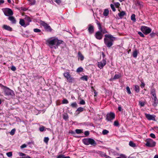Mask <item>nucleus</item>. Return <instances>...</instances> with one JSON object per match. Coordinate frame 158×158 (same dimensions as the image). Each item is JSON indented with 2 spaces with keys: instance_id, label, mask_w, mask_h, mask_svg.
I'll return each instance as SVG.
<instances>
[{
  "instance_id": "obj_49",
  "label": "nucleus",
  "mask_w": 158,
  "mask_h": 158,
  "mask_svg": "<svg viewBox=\"0 0 158 158\" xmlns=\"http://www.w3.org/2000/svg\"><path fill=\"white\" fill-rule=\"evenodd\" d=\"M19 156H26V154H25L24 153H22V152H19Z\"/></svg>"
},
{
  "instance_id": "obj_6",
  "label": "nucleus",
  "mask_w": 158,
  "mask_h": 158,
  "mask_svg": "<svg viewBox=\"0 0 158 158\" xmlns=\"http://www.w3.org/2000/svg\"><path fill=\"white\" fill-rule=\"evenodd\" d=\"M141 30L144 33L146 34L149 33L151 31V29L150 28L145 26L141 27Z\"/></svg>"
},
{
  "instance_id": "obj_59",
  "label": "nucleus",
  "mask_w": 158,
  "mask_h": 158,
  "mask_svg": "<svg viewBox=\"0 0 158 158\" xmlns=\"http://www.w3.org/2000/svg\"><path fill=\"white\" fill-rule=\"evenodd\" d=\"M120 156L121 158H127V157L126 156L123 154H120Z\"/></svg>"
},
{
  "instance_id": "obj_27",
  "label": "nucleus",
  "mask_w": 158,
  "mask_h": 158,
  "mask_svg": "<svg viewBox=\"0 0 158 158\" xmlns=\"http://www.w3.org/2000/svg\"><path fill=\"white\" fill-rule=\"evenodd\" d=\"M135 17V15L134 14L132 15L131 16V19L134 22H135L136 21Z\"/></svg>"
},
{
  "instance_id": "obj_29",
  "label": "nucleus",
  "mask_w": 158,
  "mask_h": 158,
  "mask_svg": "<svg viewBox=\"0 0 158 158\" xmlns=\"http://www.w3.org/2000/svg\"><path fill=\"white\" fill-rule=\"evenodd\" d=\"M81 79L83 80H85L86 81L88 80V77L87 76H84L81 77Z\"/></svg>"
},
{
  "instance_id": "obj_12",
  "label": "nucleus",
  "mask_w": 158,
  "mask_h": 158,
  "mask_svg": "<svg viewBox=\"0 0 158 158\" xmlns=\"http://www.w3.org/2000/svg\"><path fill=\"white\" fill-rule=\"evenodd\" d=\"M95 36L97 39L100 40L102 38L103 34L101 32L98 31L96 33Z\"/></svg>"
},
{
  "instance_id": "obj_51",
  "label": "nucleus",
  "mask_w": 158,
  "mask_h": 158,
  "mask_svg": "<svg viewBox=\"0 0 158 158\" xmlns=\"http://www.w3.org/2000/svg\"><path fill=\"white\" fill-rule=\"evenodd\" d=\"M11 69L13 71H15L16 70V68L14 66H12L11 68Z\"/></svg>"
},
{
  "instance_id": "obj_9",
  "label": "nucleus",
  "mask_w": 158,
  "mask_h": 158,
  "mask_svg": "<svg viewBox=\"0 0 158 158\" xmlns=\"http://www.w3.org/2000/svg\"><path fill=\"white\" fill-rule=\"evenodd\" d=\"M5 15L7 16L12 15L13 14V12L12 10L8 8L5 9L3 11Z\"/></svg>"
},
{
  "instance_id": "obj_20",
  "label": "nucleus",
  "mask_w": 158,
  "mask_h": 158,
  "mask_svg": "<svg viewBox=\"0 0 158 158\" xmlns=\"http://www.w3.org/2000/svg\"><path fill=\"white\" fill-rule=\"evenodd\" d=\"M8 19L10 20L13 23H15L16 22L15 18L13 16H10L8 18Z\"/></svg>"
},
{
  "instance_id": "obj_40",
  "label": "nucleus",
  "mask_w": 158,
  "mask_h": 158,
  "mask_svg": "<svg viewBox=\"0 0 158 158\" xmlns=\"http://www.w3.org/2000/svg\"><path fill=\"white\" fill-rule=\"evenodd\" d=\"M6 155L9 157H11L12 155V152H9L6 153Z\"/></svg>"
},
{
  "instance_id": "obj_41",
  "label": "nucleus",
  "mask_w": 158,
  "mask_h": 158,
  "mask_svg": "<svg viewBox=\"0 0 158 158\" xmlns=\"http://www.w3.org/2000/svg\"><path fill=\"white\" fill-rule=\"evenodd\" d=\"M69 102L66 99H64L62 101L63 104H67Z\"/></svg>"
},
{
  "instance_id": "obj_7",
  "label": "nucleus",
  "mask_w": 158,
  "mask_h": 158,
  "mask_svg": "<svg viewBox=\"0 0 158 158\" xmlns=\"http://www.w3.org/2000/svg\"><path fill=\"white\" fill-rule=\"evenodd\" d=\"M64 76L66 78L67 80L69 82H72L74 80L73 78L71 77L69 72H64L63 74Z\"/></svg>"
},
{
  "instance_id": "obj_26",
  "label": "nucleus",
  "mask_w": 158,
  "mask_h": 158,
  "mask_svg": "<svg viewBox=\"0 0 158 158\" xmlns=\"http://www.w3.org/2000/svg\"><path fill=\"white\" fill-rule=\"evenodd\" d=\"M134 89L135 91L137 93H138L139 91V87L138 85H134Z\"/></svg>"
},
{
  "instance_id": "obj_39",
  "label": "nucleus",
  "mask_w": 158,
  "mask_h": 158,
  "mask_svg": "<svg viewBox=\"0 0 158 158\" xmlns=\"http://www.w3.org/2000/svg\"><path fill=\"white\" fill-rule=\"evenodd\" d=\"M77 104L76 102H73L72 103L71 105V106L73 107H77Z\"/></svg>"
},
{
  "instance_id": "obj_31",
  "label": "nucleus",
  "mask_w": 158,
  "mask_h": 158,
  "mask_svg": "<svg viewBox=\"0 0 158 158\" xmlns=\"http://www.w3.org/2000/svg\"><path fill=\"white\" fill-rule=\"evenodd\" d=\"M83 71V68L81 67H80L77 68L76 71L77 73H79Z\"/></svg>"
},
{
  "instance_id": "obj_15",
  "label": "nucleus",
  "mask_w": 158,
  "mask_h": 158,
  "mask_svg": "<svg viewBox=\"0 0 158 158\" xmlns=\"http://www.w3.org/2000/svg\"><path fill=\"white\" fill-rule=\"evenodd\" d=\"M88 31L90 34H91L93 33L94 32V27L93 26L89 25Z\"/></svg>"
},
{
  "instance_id": "obj_62",
  "label": "nucleus",
  "mask_w": 158,
  "mask_h": 158,
  "mask_svg": "<svg viewBox=\"0 0 158 158\" xmlns=\"http://www.w3.org/2000/svg\"><path fill=\"white\" fill-rule=\"evenodd\" d=\"M23 158H31L29 156L26 155V156H23Z\"/></svg>"
},
{
  "instance_id": "obj_14",
  "label": "nucleus",
  "mask_w": 158,
  "mask_h": 158,
  "mask_svg": "<svg viewBox=\"0 0 158 158\" xmlns=\"http://www.w3.org/2000/svg\"><path fill=\"white\" fill-rule=\"evenodd\" d=\"M19 24L22 26H23L24 27H26L27 25V23H25V20L22 19H20Z\"/></svg>"
},
{
  "instance_id": "obj_2",
  "label": "nucleus",
  "mask_w": 158,
  "mask_h": 158,
  "mask_svg": "<svg viewBox=\"0 0 158 158\" xmlns=\"http://www.w3.org/2000/svg\"><path fill=\"white\" fill-rule=\"evenodd\" d=\"M115 38L110 34L105 35L104 42L106 46L108 48H110L113 44Z\"/></svg>"
},
{
  "instance_id": "obj_63",
  "label": "nucleus",
  "mask_w": 158,
  "mask_h": 158,
  "mask_svg": "<svg viewBox=\"0 0 158 158\" xmlns=\"http://www.w3.org/2000/svg\"><path fill=\"white\" fill-rule=\"evenodd\" d=\"M118 109L120 111H121L122 110V108L120 106H119L118 107Z\"/></svg>"
},
{
  "instance_id": "obj_5",
  "label": "nucleus",
  "mask_w": 158,
  "mask_h": 158,
  "mask_svg": "<svg viewBox=\"0 0 158 158\" xmlns=\"http://www.w3.org/2000/svg\"><path fill=\"white\" fill-rule=\"evenodd\" d=\"M146 143L145 145L148 147H153L155 146L156 142L151 139H148L146 140Z\"/></svg>"
},
{
  "instance_id": "obj_45",
  "label": "nucleus",
  "mask_w": 158,
  "mask_h": 158,
  "mask_svg": "<svg viewBox=\"0 0 158 158\" xmlns=\"http://www.w3.org/2000/svg\"><path fill=\"white\" fill-rule=\"evenodd\" d=\"M63 118L66 120H67L68 118V116L67 114H64L63 115Z\"/></svg>"
},
{
  "instance_id": "obj_32",
  "label": "nucleus",
  "mask_w": 158,
  "mask_h": 158,
  "mask_svg": "<svg viewBox=\"0 0 158 158\" xmlns=\"http://www.w3.org/2000/svg\"><path fill=\"white\" fill-rule=\"evenodd\" d=\"M129 145L132 147H135V144L132 141H130L129 143Z\"/></svg>"
},
{
  "instance_id": "obj_8",
  "label": "nucleus",
  "mask_w": 158,
  "mask_h": 158,
  "mask_svg": "<svg viewBox=\"0 0 158 158\" xmlns=\"http://www.w3.org/2000/svg\"><path fill=\"white\" fill-rule=\"evenodd\" d=\"M115 114L113 112H110L106 115V119L108 121H111L115 118Z\"/></svg>"
},
{
  "instance_id": "obj_1",
  "label": "nucleus",
  "mask_w": 158,
  "mask_h": 158,
  "mask_svg": "<svg viewBox=\"0 0 158 158\" xmlns=\"http://www.w3.org/2000/svg\"><path fill=\"white\" fill-rule=\"evenodd\" d=\"M46 44L51 48L56 49L63 43L62 40H59L57 38L51 37L46 40Z\"/></svg>"
},
{
  "instance_id": "obj_46",
  "label": "nucleus",
  "mask_w": 158,
  "mask_h": 158,
  "mask_svg": "<svg viewBox=\"0 0 158 158\" xmlns=\"http://www.w3.org/2000/svg\"><path fill=\"white\" fill-rule=\"evenodd\" d=\"M34 31L35 32H39L41 31V30L38 28H35L34 29Z\"/></svg>"
},
{
  "instance_id": "obj_13",
  "label": "nucleus",
  "mask_w": 158,
  "mask_h": 158,
  "mask_svg": "<svg viewBox=\"0 0 158 158\" xmlns=\"http://www.w3.org/2000/svg\"><path fill=\"white\" fill-rule=\"evenodd\" d=\"M145 116L146 118L149 120H155V115H151L149 114H145Z\"/></svg>"
},
{
  "instance_id": "obj_21",
  "label": "nucleus",
  "mask_w": 158,
  "mask_h": 158,
  "mask_svg": "<svg viewBox=\"0 0 158 158\" xmlns=\"http://www.w3.org/2000/svg\"><path fill=\"white\" fill-rule=\"evenodd\" d=\"M151 94L153 97H156V90L154 89H152L151 90Z\"/></svg>"
},
{
  "instance_id": "obj_37",
  "label": "nucleus",
  "mask_w": 158,
  "mask_h": 158,
  "mask_svg": "<svg viewBox=\"0 0 158 158\" xmlns=\"http://www.w3.org/2000/svg\"><path fill=\"white\" fill-rule=\"evenodd\" d=\"M75 131L77 133L79 134L82 132V130L81 129H77Z\"/></svg>"
},
{
  "instance_id": "obj_33",
  "label": "nucleus",
  "mask_w": 158,
  "mask_h": 158,
  "mask_svg": "<svg viewBox=\"0 0 158 158\" xmlns=\"http://www.w3.org/2000/svg\"><path fill=\"white\" fill-rule=\"evenodd\" d=\"M98 154L101 155L102 157L107 156L103 152H98Z\"/></svg>"
},
{
  "instance_id": "obj_54",
  "label": "nucleus",
  "mask_w": 158,
  "mask_h": 158,
  "mask_svg": "<svg viewBox=\"0 0 158 158\" xmlns=\"http://www.w3.org/2000/svg\"><path fill=\"white\" fill-rule=\"evenodd\" d=\"M114 125L115 126H118L119 125V123L118 121H115L114 123Z\"/></svg>"
},
{
  "instance_id": "obj_23",
  "label": "nucleus",
  "mask_w": 158,
  "mask_h": 158,
  "mask_svg": "<svg viewBox=\"0 0 158 158\" xmlns=\"http://www.w3.org/2000/svg\"><path fill=\"white\" fill-rule=\"evenodd\" d=\"M138 51L137 49H135L133 53V56L134 58H136L137 56Z\"/></svg>"
},
{
  "instance_id": "obj_47",
  "label": "nucleus",
  "mask_w": 158,
  "mask_h": 158,
  "mask_svg": "<svg viewBox=\"0 0 158 158\" xmlns=\"http://www.w3.org/2000/svg\"><path fill=\"white\" fill-rule=\"evenodd\" d=\"M55 2L58 5L60 4L61 2V0H55Z\"/></svg>"
},
{
  "instance_id": "obj_30",
  "label": "nucleus",
  "mask_w": 158,
  "mask_h": 158,
  "mask_svg": "<svg viewBox=\"0 0 158 158\" xmlns=\"http://www.w3.org/2000/svg\"><path fill=\"white\" fill-rule=\"evenodd\" d=\"M30 4L31 5H34L35 3V0H28Z\"/></svg>"
},
{
  "instance_id": "obj_4",
  "label": "nucleus",
  "mask_w": 158,
  "mask_h": 158,
  "mask_svg": "<svg viewBox=\"0 0 158 158\" xmlns=\"http://www.w3.org/2000/svg\"><path fill=\"white\" fill-rule=\"evenodd\" d=\"M5 95L6 96H9L10 98H12L15 95L14 92L9 88L5 87L4 89Z\"/></svg>"
},
{
  "instance_id": "obj_58",
  "label": "nucleus",
  "mask_w": 158,
  "mask_h": 158,
  "mask_svg": "<svg viewBox=\"0 0 158 158\" xmlns=\"http://www.w3.org/2000/svg\"><path fill=\"white\" fill-rule=\"evenodd\" d=\"M145 84L144 83L142 82L141 84L140 85V86L141 88H143L144 87Z\"/></svg>"
},
{
  "instance_id": "obj_48",
  "label": "nucleus",
  "mask_w": 158,
  "mask_h": 158,
  "mask_svg": "<svg viewBox=\"0 0 158 158\" xmlns=\"http://www.w3.org/2000/svg\"><path fill=\"white\" fill-rule=\"evenodd\" d=\"M138 34L139 35L142 37H144V35L141 32H138Z\"/></svg>"
},
{
  "instance_id": "obj_43",
  "label": "nucleus",
  "mask_w": 158,
  "mask_h": 158,
  "mask_svg": "<svg viewBox=\"0 0 158 158\" xmlns=\"http://www.w3.org/2000/svg\"><path fill=\"white\" fill-rule=\"evenodd\" d=\"M49 138L48 137H45L44 139V141L46 143H47L48 140H49Z\"/></svg>"
},
{
  "instance_id": "obj_28",
  "label": "nucleus",
  "mask_w": 158,
  "mask_h": 158,
  "mask_svg": "<svg viewBox=\"0 0 158 158\" xmlns=\"http://www.w3.org/2000/svg\"><path fill=\"white\" fill-rule=\"evenodd\" d=\"M78 55L80 59V60H82L84 58V56L81 54L80 52H78Z\"/></svg>"
},
{
  "instance_id": "obj_17",
  "label": "nucleus",
  "mask_w": 158,
  "mask_h": 158,
  "mask_svg": "<svg viewBox=\"0 0 158 158\" xmlns=\"http://www.w3.org/2000/svg\"><path fill=\"white\" fill-rule=\"evenodd\" d=\"M153 101V105L155 106H157L158 103V100L156 97H154ZM153 99V98H152Z\"/></svg>"
},
{
  "instance_id": "obj_56",
  "label": "nucleus",
  "mask_w": 158,
  "mask_h": 158,
  "mask_svg": "<svg viewBox=\"0 0 158 158\" xmlns=\"http://www.w3.org/2000/svg\"><path fill=\"white\" fill-rule=\"evenodd\" d=\"M27 147V145L25 144H23L22 145H21L20 147L21 148L23 149L24 148H25Z\"/></svg>"
},
{
  "instance_id": "obj_52",
  "label": "nucleus",
  "mask_w": 158,
  "mask_h": 158,
  "mask_svg": "<svg viewBox=\"0 0 158 158\" xmlns=\"http://www.w3.org/2000/svg\"><path fill=\"white\" fill-rule=\"evenodd\" d=\"M150 135L151 137H152L154 139V138H156V136H155V135L153 133H151L150 134Z\"/></svg>"
},
{
  "instance_id": "obj_44",
  "label": "nucleus",
  "mask_w": 158,
  "mask_h": 158,
  "mask_svg": "<svg viewBox=\"0 0 158 158\" xmlns=\"http://www.w3.org/2000/svg\"><path fill=\"white\" fill-rule=\"evenodd\" d=\"M110 7H111V9H112V10L113 11H115L116 10L114 7V6L113 4H111L110 5Z\"/></svg>"
},
{
  "instance_id": "obj_64",
  "label": "nucleus",
  "mask_w": 158,
  "mask_h": 158,
  "mask_svg": "<svg viewBox=\"0 0 158 158\" xmlns=\"http://www.w3.org/2000/svg\"><path fill=\"white\" fill-rule=\"evenodd\" d=\"M63 155H60L58 156L56 158H62L63 157Z\"/></svg>"
},
{
  "instance_id": "obj_42",
  "label": "nucleus",
  "mask_w": 158,
  "mask_h": 158,
  "mask_svg": "<svg viewBox=\"0 0 158 158\" xmlns=\"http://www.w3.org/2000/svg\"><path fill=\"white\" fill-rule=\"evenodd\" d=\"M15 129H12L10 132V134L11 135H14L15 134Z\"/></svg>"
},
{
  "instance_id": "obj_34",
  "label": "nucleus",
  "mask_w": 158,
  "mask_h": 158,
  "mask_svg": "<svg viewBox=\"0 0 158 158\" xmlns=\"http://www.w3.org/2000/svg\"><path fill=\"white\" fill-rule=\"evenodd\" d=\"M109 132V131L106 129L104 130L102 132V134L104 135H106Z\"/></svg>"
},
{
  "instance_id": "obj_24",
  "label": "nucleus",
  "mask_w": 158,
  "mask_h": 158,
  "mask_svg": "<svg viewBox=\"0 0 158 158\" xmlns=\"http://www.w3.org/2000/svg\"><path fill=\"white\" fill-rule=\"evenodd\" d=\"M98 29L99 30V31L101 32L103 34H105L108 33L107 31L106 30V29H103L101 27H100Z\"/></svg>"
},
{
  "instance_id": "obj_60",
  "label": "nucleus",
  "mask_w": 158,
  "mask_h": 158,
  "mask_svg": "<svg viewBox=\"0 0 158 158\" xmlns=\"http://www.w3.org/2000/svg\"><path fill=\"white\" fill-rule=\"evenodd\" d=\"M85 135L86 136H88L89 134V132L88 131H86L85 132Z\"/></svg>"
},
{
  "instance_id": "obj_38",
  "label": "nucleus",
  "mask_w": 158,
  "mask_h": 158,
  "mask_svg": "<svg viewBox=\"0 0 158 158\" xmlns=\"http://www.w3.org/2000/svg\"><path fill=\"white\" fill-rule=\"evenodd\" d=\"M96 23L98 25V28L101 27V25L100 22L98 20H96Z\"/></svg>"
},
{
  "instance_id": "obj_53",
  "label": "nucleus",
  "mask_w": 158,
  "mask_h": 158,
  "mask_svg": "<svg viewBox=\"0 0 158 158\" xmlns=\"http://www.w3.org/2000/svg\"><path fill=\"white\" fill-rule=\"evenodd\" d=\"M80 104L81 105H84L85 104V102L83 100H82L80 101Z\"/></svg>"
},
{
  "instance_id": "obj_18",
  "label": "nucleus",
  "mask_w": 158,
  "mask_h": 158,
  "mask_svg": "<svg viewBox=\"0 0 158 158\" xmlns=\"http://www.w3.org/2000/svg\"><path fill=\"white\" fill-rule=\"evenodd\" d=\"M24 20L25 21V23H27L28 25H29V23L31 21V19L28 17H26L24 18Z\"/></svg>"
},
{
  "instance_id": "obj_50",
  "label": "nucleus",
  "mask_w": 158,
  "mask_h": 158,
  "mask_svg": "<svg viewBox=\"0 0 158 158\" xmlns=\"http://www.w3.org/2000/svg\"><path fill=\"white\" fill-rule=\"evenodd\" d=\"M44 126H42V127H40L39 128L40 131H43L44 130Z\"/></svg>"
},
{
  "instance_id": "obj_16",
  "label": "nucleus",
  "mask_w": 158,
  "mask_h": 158,
  "mask_svg": "<svg viewBox=\"0 0 158 158\" xmlns=\"http://www.w3.org/2000/svg\"><path fill=\"white\" fill-rule=\"evenodd\" d=\"M2 28L5 30L9 31H12V28L10 26L7 25H3L2 26Z\"/></svg>"
},
{
  "instance_id": "obj_10",
  "label": "nucleus",
  "mask_w": 158,
  "mask_h": 158,
  "mask_svg": "<svg viewBox=\"0 0 158 158\" xmlns=\"http://www.w3.org/2000/svg\"><path fill=\"white\" fill-rule=\"evenodd\" d=\"M106 62L105 60L103 59L101 61L98 62V66L100 69L103 68L106 64Z\"/></svg>"
},
{
  "instance_id": "obj_55",
  "label": "nucleus",
  "mask_w": 158,
  "mask_h": 158,
  "mask_svg": "<svg viewBox=\"0 0 158 158\" xmlns=\"http://www.w3.org/2000/svg\"><path fill=\"white\" fill-rule=\"evenodd\" d=\"M139 105H140L141 106H144L145 104L144 102H139Z\"/></svg>"
},
{
  "instance_id": "obj_61",
  "label": "nucleus",
  "mask_w": 158,
  "mask_h": 158,
  "mask_svg": "<svg viewBox=\"0 0 158 158\" xmlns=\"http://www.w3.org/2000/svg\"><path fill=\"white\" fill-rule=\"evenodd\" d=\"M155 35H156L154 33H152L150 34V35L151 36V37H152L154 36H155Z\"/></svg>"
},
{
  "instance_id": "obj_3",
  "label": "nucleus",
  "mask_w": 158,
  "mask_h": 158,
  "mask_svg": "<svg viewBox=\"0 0 158 158\" xmlns=\"http://www.w3.org/2000/svg\"><path fill=\"white\" fill-rule=\"evenodd\" d=\"M83 143L86 145L90 144L93 146H95L96 145V143L94 140L92 138H85L82 140Z\"/></svg>"
},
{
  "instance_id": "obj_36",
  "label": "nucleus",
  "mask_w": 158,
  "mask_h": 158,
  "mask_svg": "<svg viewBox=\"0 0 158 158\" xmlns=\"http://www.w3.org/2000/svg\"><path fill=\"white\" fill-rule=\"evenodd\" d=\"M84 108L82 107H79L77 110L76 111L82 112L84 110Z\"/></svg>"
},
{
  "instance_id": "obj_35",
  "label": "nucleus",
  "mask_w": 158,
  "mask_h": 158,
  "mask_svg": "<svg viewBox=\"0 0 158 158\" xmlns=\"http://www.w3.org/2000/svg\"><path fill=\"white\" fill-rule=\"evenodd\" d=\"M126 90L128 94H131V92L129 87L127 86L126 87Z\"/></svg>"
},
{
  "instance_id": "obj_19",
  "label": "nucleus",
  "mask_w": 158,
  "mask_h": 158,
  "mask_svg": "<svg viewBox=\"0 0 158 158\" xmlns=\"http://www.w3.org/2000/svg\"><path fill=\"white\" fill-rule=\"evenodd\" d=\"M121 77L120 74H116L114 76L113 78H111L110 80V81H113L114 80H116L119 78Z\"/></svg>"
},
{
  "instance_id": "obj_11",
  "label": "nucleus",
  "mask_w": 158,
  "mask_h": 158,
  "mask_svg": "<svg viewBox=\"0 0 158 158\" xmlns=\"http://www.w3.org/2000/svg\"><path fill=\"white\" fill-rule=\"evenodd\" d=\"M41 25L44 27V28L47 31H52V29L51 27L44 22H42L41 23Z\"/></svg>"
},
{
  "instance_id": "obj_22",
  "label": "nucleus",
  "mask_w": 158,
  "mask_h": 158,
  "mask_svg": "<svg viewBox=\"0 0 158 158\" xmlns=\"http://www.w3.org/2000/svg\"><path fill=\"white\" fill-rule=\"evenodd\" d=\"M109 14V11L108 9H105L104 10L103 15L104 16H107Z\"/></svg>"
},
{
  "instance_id": "obj_25",
  "label": "nucleus",
  "mask_w": 158,
  "mask_h": 158,
  "mask_svg": "<svg viewBox=\"0 0 158 158\" xmlns=\"http://www.w3.org/2000/svg\"><path fill=\"white\" fill-rule=\"evenodd\" d=\"M118 15L121 18H122L123 16L126 15V13L124 11H122L120 13H118Z\"/></svg>"
},
{
  "instance_id": "obj_57",
  "label": "nucleus",
  "mask_w": 158,
  "mask_h": 158,
  "mask_svg": "<svg viewBox=\"0 0 158 158\" xmlns=\"http://www.w3.org/2000/svg\"><path fill=\"white\" fill-rule=\"evenodd\" d=\"M115 5L116 7L118 8L120 5V4L119 2H116L115 3Z\"/></svg>"
}]
</instances>
